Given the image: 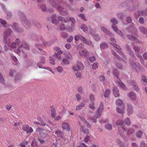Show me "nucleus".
Returning <instances> with one entry per match:
<instances>
[{
    "label": "nucleus",
    "instance_id": "obj_1",
    "mask_svg": "<svg viewBox=\"0 0 147 147\" xmlns=\"http://www.w3.org/2000/svg\"><path fill=\"white\" fill-rule=\"evenodd\" d=\"M47 2L50 3L53 7H55L59 11V13L61 15L66 16L68 14V13L65 11H63V7H62V4H57L56 3L54 2L53 0H47Z\"/></svg>",
    "mask_w": 147,
    "mask_h": 147
},
{
    "label": "nucleus",
    "instance_id": "obj_2",
    "mask_svg": "<svg viewBox=\"0 0 147 147\" xmlns=\"http://www.w3.org/2000/svg\"><path fill=\"white\" fill-rule=\"evenodd\" d=\"M8 46L9 47H11L12 48H15L16 46H18L19 48H21L24 46V47L25 48L26 50H28L29 49V47L28 45L25 42H22L18 39H17L16 40V42H12L10 43L9 42L8 44Z\"/></svg>",
    "mask_w": 147,
    "mask_h": 147
},
{
    "label": "nucleus",
    "instance_id": "obj_3",
    "mask_svg": "<svg viewBox=\"0 0 147 147\" xmlns=\"http://www.w3.org/2000/svg\"><path fill=\"white\" fill-rule=\"evenodd\" d=\"M110 43L113 45L115 48V49L118 52H119V54L121 55L124 58H125L126 56L124 55L123 53L121 51V49L118 45L115 44L116 41L113 38H111L110 39Z\"/></svg>",
    "mask_w": 147,
    "mask_h": 147
},
{
    "label": "nucleus",
    "instance_id": "obj_4",
    "mask_svg": "<svg viewBox=\"0 0 147 147\" xmlns=\"http://www.w3.org/2000/svg\"><path fill=\"white\" fill-rule=\"evenodd\" d=\"M113 75L115 76L117 79V80L116 83L117 85L123 89H125V87L124 84L121 82V80L119 78V73L118 71L115 69H114L113 71Z\"/></svg>",
    "mask_w": 147,
    "mask_h": 147
},
{
    "label": "nucleus",
    "instance_id": "obj_5",
    "mask_svg": "<svg viewBox=\"0 0 147 147\" xmlns=\"http://www.w3.org/2000/svg\"><path fill=\"white\" fill-rule=\"evenodd\" d=\"M111 22L113 24L112 25V28L114 30L117 34L120 35L122 37V33L118 29L116 26L114 25L117 24L118 22L116 19L115 18H112L111 20Z\"/></svg>",
    "mask_w": 147,
    "mask_h": 147
},
{
    "label": "nucleus",
    "instance_id": "obj_6",
    "mask_svg": "<svg viewBox=\"0 0 147 147\" xmlns=\"http://www.w3.org/2000/svg\"><path fill=\"white\" fill-rule=\"evenodd\" d=\"M5 33L3 37V41L8 45L10 42V40L9 38V37L12 31L10 29L8 28L7 32H6V30H5Z\"/></svg>",
    "mask_w": 147,
    "mask_h": 147
},
{
    "label": "nucleus",
    "instance_id": "obj_7",
    "mask_svg": "<svg viewBox=\"0 0 147 147\" xmlns=\"http://www.w3.org/2000/svg\"><path fill=\"white\" fill-rule=\"evenodd\" d=\"M103 109V104L102 102H101L100 104L99 107L97 110V112L94 116V117L96 118L97 119L100 117L101 115Z\"/></svg>",
    "mask_w": 147,
    "mask_h": 147
},
{
    "label": "nucleus",
    "instance_id": "obj_8",
    "mask_svg": "<svg viewBox=\"0 0 147 147\" xmlns=\"http://www.w3.org/2000/svg\"><path fill=\"white\" fill-rule=\"evenodd\" d=\"M134 49L135 51L136 55L140 59L141 63L144 64V61L142 58L141 56L139 55V53H141L140 48L138 47H134Z\"/></svg>",
    "mask_w": 147,
    "mask_h": 147
},
{
    "label": "nucleus",
    "instance_id": "obj_9",
    "mask_svg": "<svg viewBox=\"0 0 147 147\" xmlns=\"http://www.w3.org/2000/svg\"><path fill=\"white\" fill-rule=\"evenodd\" d=\"M22 129L24 131L28 134L31 133L33 131L32 128L31 127H29L28 125L26 124L23 126Z\"/></svg>",
    "mask_w": 147,
    "mask_h": 147
},
{
    "label": "nucleus",
    "instance_id": "obj_10",
    "mask_svg": "<svg viewBox=\"0 0 147 147\" xmlns=\"http://www.w3.org/2000/svg\"><path fill=\"white\" fill-rule=\"evenodd\" d=\"M128 84L130 85H131L133 86V89L138 91V87L136 85V84L135 81L132 80H129L128 82Z\"/></svg>",
    "mask_w": 147,
    "mask_h": 147
},
{
    "label": "nucleus",
    "instance_id": "obj_11",
    "mask_svg": "<svg viewBox=\"0 0 147 147\" xmlns=\"http://www.w3.org/2000/svg\"><path fill=\"white\" fill-rule=\"evenodd\" d=\"M69 20L70 21H71L72 22V24H71L72 27L70 28H67V30L69 32H72L74 29V23L75 22V20L73 18H69Z\"/></svg>",
    "mask_w": 147,
    "mask_h": 147
},
{
    "label": "nucleus",
    "instance_id": "obj_12",
    "mask_svg": "<svg viewBox=\"0 0 147 147\" xmlns=\"http://www.w3.org/2000/svg\"><path fill=\"white\" fill-rule=\"evenodd\" d=\"M116 125L119 127H121L122 129L124 131H125V129L124 127V125L123 122L122 120H118L117 121L116 123Z\"/></svg>",
    "mask_w": 147,
    "mask_h": 147
},
{
    "label": "nucleus",
    "instance_id": "obj_13",
    "mask_svg": "<svg viewBox=\"0 0 147 147\" xmlns=\"http://www.w3.org/2000/svg\"><path fill=\"white\" fill-rule=\"evenodd\" d=\"M127 111L128 115H131L133 112V107L132 105L130 104H127Z\"/></svg>",
    "mask_w": 147,
    "mask_h": 147
},
{
    "label": "nucleus",
    "instance_id": "obj_14",
    "mask_svg": "<svg viewBox=\"0 0 147 147\" xmlns=\"http://www.w3.org/2000/svg\"><path fill=\"white\" fill-rule=\"evenodd\" d=\"M101 30L107 35L112 36H113V35L111 32L109 31L106 28L102 26L101 27Z\"/></svg>",
    "mask_w": 147,
    "mask_h": 147
},
{
    "label": "nucleus",
    "instance_id": "obj_15",
    "mask_svg": "<svg viewBox=\"0 0 147 147\" xmlns=\"http://www.w3.org/2000/svg\"><path fill=\"white\" fill-rule=\"evenodd\" d=\"M127 96L132 100H135L136 97V94L132 92H129L127 94Z\"/></svg>",
    "mask_w": 147,
    "mask_h": 147
},
{
    "label": "nucleus",
    "instance_id": "obj_16",
    "mask_svg": "<svg viewBox=\"0 0 147 147\" xmlns=\"http://www.w3.org/2000/svg\"><path fill=\"white\" fill-rule=\"evenodd\" d=\"M62 127L63 130L69 131L70 130V127L69 124L67 123L64 122L62 123Z\"/></svg>",
    "mask_w": 147,
    "mask_h": 147
},
{
    "label": "nucleus",
    "instance_id": "obj_17",
    "mask_svg": "<svg viewBox=\"0 0 147 147\" xmlns=\"http://www.w3.org/2000/svg\"><path fill=\"white\" fill-rule=\"evenodd\" d=\"M86 101L83 100L79 105L76 106V110H79L81 109L83 107H84L86 104Z\"/></svg>",
    "mask_w": 147,
    "mask_h": 147
},
{
    "label": "nucleus",
    "instance_id": "obj_18",
    "mask_svg": "<svg viewBox=\"0 0 147 147\" xmlns=\"http://www.w3.org/2000/svg\"><path fill=\"white\" fill-rule=\"evenodd\" d=\"M88 53V51L86 49H83L79 51V55L82 57H86Z\"/></svg>",
    "mask_w": 147,
    "mask_h": 147
},
{
    "label": "nucleus",
    "instance_id": "obj_19",
    "mask_svg": "<svg viewBox=\"0 0 147 147\" xmlns=\"http://www.w3.org/2000/svg\"><path fill=\"white\" fill-rule=\"evenodd\" d=\"M51 111V116L52 118H54L56 115V112L55 107L53 106H52L50 107Z\"/></svg>",
    "mask_w": 147,
    "mask_h": 147
},
{
    "label": "nucleus",
    "instance_id": "obj_20",
    "mask_svg": "<svg viewBox=\"0 0 147 147\" xmlns=\"http://www.w3.org/2000/svg\"><path fill=\"white\" fill-rule=\"evenodd\" d=\"M77 67L79 70H83L84 69V66L81 62L78 61L77 62Z\"/></svg>",
    "mask_w": 147,
    "mask_h": 147
},
{
    "label": "nucleus",
    "instance_id": "obj_21",
    "mask_svg": "<svg viewBox=\"0 0 147 147\" xmlns=\"http://www.w3.org/2000/svg\"><path fill=\"white\" fill-rule=\"evenodd\" d=\"M51 22L52 23L55 24H58L59 21H58L56 19V16L54 14L53 15L51 16Z\"/></svg>",
    "mask_w": 147,
    "mask_h": 147
},
{
    "label": "nucleus",
    "instance_id": "obj_22",
    "mask_svg": "<svg viewBox=\"0 0 147 147\" xmlns=\"http://www.w3.org/2000/svg\"><path fill=\"white\" fill-rule=\"evenodd\" d=\"M129 64L132 67L135 68L136 67H137L138 69L141 68L142 66L137 62L134 63H131L130 62L129 63Z\"/></svg>",
    "mask_w": 147,
    "mask_h": 147
},
{
    "label": "nucleus",
    "instance_id": "obj_23",
    "mask_svg": "<svg viewBox=\"0 0 147 147\" xmlns=\"http://www.w3.org/2000/svg\"><path fill=\"white\" fill-rule=\"evenodd\" d=\"M113 94L116 97L119 96V91L118 89L116 87H114L113 89Z\"/></svg>",
    "mask_w": 147,
    "mask_h": 147
},
{
    "label": "nucleus",
    "instance_id": "obj_24",
    "mask_svg": "<svg viewBox=\"0 0 147 147\" xmlns=\"http://www.w3.org/2000/svg\"><path fill=\"white\" fill-rule=\"evenodd\" d=\"M139 30L142 34H147V29L143 26H140L139 28Z\"/></svg>",
    "mask_w": 147,
    "mask_h": 147
},
{
    "label": "nucleus",
    "instance_id": "obj_25",
    "mask_svg": "<svg viewBox=\"0 0 147 147\" xmlns=\"http://www.w3.org/2000/svg\"><path fill=\"white\" fill-rule=\"evenodd\" d=\"M129 39L131 40H133L135 41L136 42H139V43H140V42L134 36H127Z\"/></svg>",
    "mask_w": 147,
    "mask_h": 147
},
{
    "label": "nucleus",
    "instance_id": "obj_26",
    "mask_svg": "<svg viewBox=\"0 0 147 147\" xmlns=\"http://www.w3.org/2000/svg\"><path fill=\"white\" fill-rule=\"evenodd\" d=\"M112 52L113 55L119 61H122L123 60V59L119 57V56L116 54L115 51H113Z\"/></svg>",
    "mask_w": 147,
    "mask_h": 147
},
{
    "label": "nucleus",
    "instance_id": "obj_27",
    "mask_svg": "<svg viewBox=\"0 0 147 147\" xmlns=\"http://www.w3.org/2000/svg\"><path fill=\"white\" fill-rule=\"evenodd\" d=\"M55 134L58 136L62 137L63 135V132L57 129L55 131Z\"/></svg>",
    "mask_w": 147,
    "mask_h": 147
},
{
    "label": "nucleus",
    "instance_id": "obj_28",
    "mask_svg": "<svg viewBox=\"0 0 147 147\" xmlns=\"http://www.w3.org/2000/svg\"><path fill=\"white\" fill-rule=\"evenodd\" d=\"M20 15L21 16V20H23L24 22L25 23H27L28 21L27 19H26V17L24 16V15L22 13H21Z\"/></svg>",
    "mask_w": 147,
    "mask_h": 147
},
{
    "label": "nucleus",
    "instance_id": "obj_29",
    "mask_svg": "<svg viewBox=\"0 0 147 147\" xmlns=\"http://www.w3.org/2000/svg\"><path fill=\"white\" fill-rule=\"evenodd\" d=\"M57 18L59 21H60L62 22L66 23L67 22H69L68 20H67V21H66L63 17L61 16H58Z\"/></svg>",
    "mask_w": 147,
    "mask_h": 147
},
{
    "label": "nucleus",
    "instance_id": "obj_30",
    "mask_svg": "<svg viewBox=\"0 0 147 147\" xmlns=\"http://www.w3.org/2000/svg\"><path fill=\"white\" fill-rule=\"evenodd\" d=\"M108 47V45L105 42L102 43L100 44V48L101 49H106Z\"/></svg>",
    "mask_w": 147,
    "mask_h": 147
},
{
    "label": "nucleus",
    "instance_id": "obj_31",
    "mask_svg": "<svg viewBox=\"0 0 147 147\" xmlns=\"http://www.w3.org/2000/svg\"><path fill=\"white\" fill-rule=\"evenodd\" d=\"M143 14H144L143 12L141 10H138L137 13H136L135 14V16L136 18H138V16H137V15H138V16H142L143 15Z\"/></svg>",
    "mask_w": 147,
    "mask_h": 147
},
{
    "label": "nucleus",
    "instance_id": "obj_32",
    "mask_svg": "<svg viewBox=\"0 0 147 147\" xmlns=\"http://www.w3.org/2000/svg\"><path fill=\"white\" fill-rule=\"evenodd\" d=\"M136 136L137 138H139L141 137L142 134V132L141 131L139 130L136 133Z\"/></svg>",
    "mask_w": 147,
    "mask_h": 147
},
{
    "label": "nucleus",
    "instance_id": "obj_33",
    "mask_svg": "<svg viewBox=\"0 0 147 147\" xmlns=\"http://www.w3.org/2000/svg\"><path fill=\"white\" fill-rule=\"evenodd\" d=\"M53 57L55 58L59 61L61 59V57L60 55H58L56 53H54L53 55Z\"/></svg>",
    "mask_w": 147,
    "mask_h": 147
},
{
    "label": "nucleus",
    "instance_id": "obj_34",
    "mask_svg": "<svg viewBox=\"0 0 147 147\" xmlns=\"http://www.w3.org/2000/svg\"><path fill=\"white\" fill-rule=\"evenodd\" d=\"M41 61L39 62L38 64V66L39 68H42V67L40 66V63H45V58L44 57H42L41 59Z\"/></svg>",
    "mask_w": 147,
    "mask_h": 147
},
{
    "label": "nucleus",
    "instance_id": "obj_35",
    "mask_svg": "<svg viewBox=\"0 0 147 147\" xmlns=\"http://www.w3.org/2000/svg\"><path fill=\"white\" fill-rule=\"evenodd\" d=\"M124 109V107L123 108L121 109L117 108L116 109L117 112L121 114H123Z\"/></svg>",
    "mask_w": 147,
    "mask_h": 147
},
{
    "label": "nucleus",
    "instance_id": "obj_36",
    "mask_svg": "<svg viewBox=\"0 0 147 147\" xmlns=\"http://www.w3.org/2000/svg\"><path fill=\"white\" fill-rule=\"evenodd\" d=\"M98 67V63L96 62L94 63L92 65V68L94 69H96Z\"/></svg>",
    "mask_w": 147,
    "mask_h": 147
},
{
    "label": "nucleus",
    "instance_id": "obj_37",
    "mask_svg": "<svg viewBox=\"0 0 147 147\" xmlns=\"http://www.w3.org/2000/svg\"><path fill=\"white\" fill-rule=\"evenodd\" d=\"M110 91L109 90L107 89L105 90V92L104 94V96L105 97H107L109 96L110 94Z\"/></svg>",
    "mask_w": 147,
    "mask_h": 147
},
{
    "label": "nucleus",
    "instance_id": "obj_38",
    "mask_svg": "<svg viewBox=\"0 0 147 147\" xmlns=\"http://www.w3.org/2000/svg\"><path fill=\"white\" fill-rule=\"evenodd\" d=\"M22 76L21 75L18 74L15 77V80L16 81H18L22 79Z\"/></svg>",
    "mask_w": 147,
    "mask_h": 147
},
{
    "label": "nucleus",
    "instance_id": "obj_39",
    "mask_svg": "<svg viewBox=\"0 0 147 147\" xmlns=\"http://www.w3.org/2000/svg\"><path fill=\"white\" fill-rule=\"evenodd\" d=\"M40 42H41L45 46H48L50 45V44L48 43V42L45 41L44 40H43V39H41L40 41H39Z\"/></svg>",
    "mask_w": 147,
    "mask_h": 147
},
{
    "label": "nucleus",
    "instance_id": "obj_40",
    "mask_svg": "<svg viewBox=\"0 0 147 147\" xmlns=\"http://www.w3.org/2000/svg\"><path fill=\"white\" fill-rule=\"evenodd\" d=\"M116 103L117 105L120 106L122 105L123 102L120 99H118L116 101Z\"/></svg>",
    "mask_w": 147,
    "mask_h": 147
},
{
    "label": "nucleus",
    "instance_id": "obj_41",
    "mask_svg": "<svg viewBox=\"0 0 147 147\" xmlns=\"http://www.w3.org/2000/svg\"><path fill=\"white\" fill-rule=\"evenodd\" d=\"M105 127L106 129L109 130H110L112 129V125L111 124H107L105 125Z\"/></svg>",
    "mask_w": 147,
    "mask_h": 147
},
{
    "label": "nucleus",
    "instance_id": "obj_42",
    "mask_svg": "<svg viewBox=\"0 0 147 147\" xmlns=\"http://www.w3.org/2000/svg\"><path fill=\"white\" fill-rule=\"evenodd\" d=\"M124 122L127 125H129L131 124L130 119L128 118L125 119Z\"/></svg>",
    "mask_w": 147,
    "mask_h": 147
},
{
    "label": "nucleus",
    "instance_id": "obj_43",
    "mask_svg": "<svg viewBox=\"0 0 147 147\" xmlns=\"http://www.w3.org/2000/svg\"><path fill=\"white\" fill-rule=\"evenodd\" d=\"M94 105V103L93 102H92L89 105V106L90 109L93 110H94L95 109Z\"/></svg>",
    "mask_w": 147,
    "mask_h": 147
},
{
    "label": "nucleus",
    "instance_id": "obj_44",
    "mask_svg": "<svg viewBox=\"0 0 147 147\" xmlns=\"http://www.w3.org/2000/svg\"><path fill=\"white\" fill-rule=\"evenodd\" d=\"M62 61L64 65H68L69 63V61L66 59H63Z\"/></svg>",
    "mask_w": 147,
    "mask_h": 147
},
{
    "label": "nucleus",
    "instance_id": "obj_45",
    "mask_svg": "<svg viewBox=\"0 0 147 147\" xmlns=\"http://www.w3.org/2000/svg\"><path fill=\"white\" fill-rule=\"evenodd\" d=\"M81 29L84 32L88 30V28L84 24H83L82 25L81 27Z\"/></svg>",
    "mask_w": 147,
    "mask_h": 147
},
{
    "label": "nucleus",
    "instance_id": "obj_46",
    "mask_svg": "<svg viewBox=\"0 0 147 147\" xmlns=\"http://www.w3.org/2000/svg\"><path fill=\"white\" fill-rule=\"evenodd\" d=\"M57 70L60 73H62L63 71V68L61 66H58L57 68Z\"/></svg>",
    "mask_w": 147,
    "mask_h": 147
},
{
    "label": "nucleus",
    "instance_id": "obj_47",
    "mask_svg": "<svg viewBox=\"0 0 147 147\" xmlns=\"http://www.w3.org/2000/svg\"><path fill=\"white\" fill-rule=\"evenodd\" d=\"M94 38L96 40L98 41L100 40V36L97 35H92Z\"/></svg>",
    "mask_w": 147,
    "mask_h": 147
},
{
    "label": "nucleus",
    "instance_id": "obj_48",
    "mask_svg": "<svg viewBox=\"0 0 147 147\" xmlns=\"http://www.w3.org/2000/svg\"><path fill=\"white\" fill-rule=\"evenodd\" d=\"M80 40L84 44L86 45H88V43L86 39L84 37L82 36L81 39Z\"/></svg>",
    "mask_w": 147,
    "mask_h": 147
},
{
    "label": "nucleus",
    "instance_id": "obj_49",
    "mask_svg": "<svg viewBox=\"0 0 147 147\" xmlns=\"http://www.w3.org/2000/svg\"><path fill=\"white\" fill-rule=\"evenodd\" d=\"M82 36L80 35H76L74 37L75 40L76 41H78L80 39H81Z\"/></svg>",
    "mask_w": 147,
    "mask_h": 147
},
{
    "label": "nucleus",
    "instance_id": "obj_50",
    "mask_svg": "<svg viewBox=\"0 0 147 147\" xmlns=\"http://www.w3.org/2000/svg\"><path fill=\"white\" fill-rule=\"evenodd\" d=\"M60 29L61 30H64L66 29H67V28H66L65 27V25L63 23H61L60 25Z\"/></svg>",
    "mask_w": 147,
    "mask_h": 147
},
{
    "label": "nucleus",
    "instance_id": "obj_51",
    "mask_svg": "<svg viewBox=\"0 0 147 147\" xmlns=\"http://www.w3.org/2000/svg\"><path fill=\"white\" fill-rule=\"evenodd\" d=\"M0 82L2 84L5 83V80L3 78L2 75L0 73Z\"/></svg>",
    "mask_w": 147,
    "mask_h": 147
},
{
    "label": "nucleus",
    "instance_id": "obj_52",
    "mask_svg": "<svg viewBox=\"0 0 147 147\" xmlns=\"http://www.w3.org/2000/svg\"><path fill=\"white\" fill-rule=\"evenodd\" d=\"M78 16L81 18V19H82L83 20H84L85 21L86 20V18L85 17V15L84 14H79Z\"/></svg>",
    "mask_w": 147,
    "mask_h": 147
},
{
    "label": "nucleus",
    "instance_id": "obj_53",
    "mask_svg": "<svg viewBox=\"0 0 147 147\" xmlns=\"http://www.w3.org/2000/svg\"><path fill=\"white\" fill-rule=\"evenodd\" d=\"M76 97L77 99V101H79L81 99V96L80 95L77 94L76 95Z\"/></svg>",
    "mask_w": 147,
    "mask_h": 147
},
{
    "label": "nucleus",
    "instance_id": "obj_54",
    "mask_svg": "<svg viewBox=\"0 0 147 147\" xmlns=\"http://www.w3.org/2000/svg\"><path fill=\"white\" fill-rule=\"evenodd\" d=\"M49 59L51 63L53 65H54L55 64V59L53 57H50Z\"/></svg>",
    "mask_w": 147,
    "mask_h": 147
},
{
    "label": "nucleus",
    "instance_id": "obj_55",
    "mask_svg": "<svg viewBox=\"0 0 147 147\" xmlns=\"http://www.w3.org/2000/svg\"><path fill=\"white\" fill-rule=\"evenodd\" d=\"M105 78L104 76L103 75H101L99 77V80L100 81L103 82L105 80Z\"/></svg>",
    "mask_w": 147,
    "mask_h": 147
},
{
    "label": "nucleus",
    "instance_id": "obj_56",
    "mask_svg": "<svg viewBox=\"0 0 147 147\" xmlns=\"http://www.w3.org/2000/svg\"><path fill=\"white\" fill-rule=\"evenodd\" d=\"M68 36V34L67 33H66L64 32L62 33L61 34V36L62 38H67Z\"/></svg>",
    "mask_w": 147,
    "mask_h": 147
},
{
    "label": "nucleus",
    "instance_id": "obj_57",
    "mask_svg": "<svg viewBox=\"0 0 147 147\" xmlns=\"http://www.w3.org/2000/svg\"><path fill=\"white\" fill-rule=\"evenodd\" d=\"M81 130L85 133H88V129H84L83 128V127H81Z\"/></svg>",
    "mask_w": 147,
    "mask_h": 147
},
{
    "label": "nucleus",
    "instance_id": "obj_58",
    "mask_svg": "<svg viewBox=\"0 0 147 147\" xmlns=\"http://www.w3.org/2000/svg\"><path fill=\"white\" fill-rule=\"evenodd\" d=\"M73 39V37L72 36H70L67 39V41L69 42H71Z\"/></svg>",
    "mask_w": 147,
    "mask_h": 147
},
{
    "label": "nucleus",
    "instance_id": "obj_59",
    "mask_svg": "<svg viewBox=\"0 0 147 147\" xmlns=\"http://www.w3.org/2000/svg\"><path fill=\"white\" fill-rule=\"evenodd\" d=\"M89 60L90 62H93L95 61L96 59L94 57L92 56L90 57L89 58Z\"/></svg>",
    "mask_w": 147,
    "mask_h": 147
},
{
    "label": "nucleus",
    "instance_id": "obj_60",
    "mask_svg": "<svg viewBox=\"0 0 147 147\" xmlns=\"http://www.w3.org/2000/svg\"><path fill=\"white\" fill-rule=\"evenodd\" d=\"M28 144L27 142H26L23 143H21L20 144V146L22 147H25L26 145Z\"/></svg>",
    "mask_w": 147,
    "mask_h": 147
},
{
    "label": "nucleus",
    "instance_id": "obj_61",
    "mask_svg": "<svg viewBox=\"0 0 147 147\" xmlns=\"http://www.w3.org/2000/svg\"><path fill=\"white\" fill-rule=\"evenodd\" d=\"M65 47L68 49H69L71 48V45L69 44H67L65 45Z\"/></svg>",
    "mask_w": 147,
    "mask_h": 147
},
{
    "label": "nucleus",
    "instance_id": "obj_62",
    "mask_svg": "<svg viewBox=\"0 0 147 147\" xmlns=\"http://www.w3.org/2000/svg\"><path fill=\"white\" fill-rule=\"evenodd\" d=\"M84 45L82 44H80L77 47V49L78 50H80L82 49Z\"/></svg>",
    "mask_w": 147,
    "mask_h": 147
},
{
    "label": "nucleus",
    "instance_id": "obj_63",
    "mask_svg": "<svg viewBox=\"0 0 147 147\" xmlns=\"http://www.w3.org/2000/svg\"><path fill=\"white\" fill-rule=\"evenodd\" d=\"M134 132V130L132 129H130L128 131L127 134L128 135H129L133 133Z\"/></svg>",
    "mask_w": 147,
    "mask_h": 147
},
{
    "label": "nucleus",
    "instance_id": "obj_64",
    "mask_svg": "<svg viewBox=\"0 0 147 147\" xmlns=\"http://www.w3.org/2000/svg\"><path fill=\"white\" fill-rule=\"evenodd\" d=\"M139 22L141 24H142L144 23V20L143 18L140 17L139 19Z\"/></svg>",
    "mask_w": 147,
    "mask_h": 147
}]
</instances>
